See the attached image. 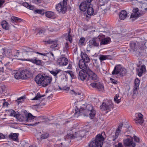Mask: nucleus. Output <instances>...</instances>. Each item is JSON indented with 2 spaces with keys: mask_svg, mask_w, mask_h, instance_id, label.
<instances>
[{
  "mask_svg": "<svg viewBox=\"0 0 147 147\" xmlns=\"http://www.w3.org/2000/svg\"><path fill=\"white\" fill-rule=\"evenodd\" d=\"M81 57L82 59L79 61V66L81 70L80 71L79 74H95L89 69L88 65L85 63L88 62L90 61V58L85 53L82 51Z\"/></svg>",
  "mask_w": 147,
  "mask_h": 147,
  "instance_id": "f257e3e1",
  "label": "nucleus"
},
{
  "mask_svg": "<svg viewBox=\"0 0 147 147\" xmlns=\"http://www.w3.org/2000/svg\"><path fill=\"white\" fill-rule=\"evenodd\" d=\"M52 80V77L46 75L45 74H38L35 78L36 84L43 87L49 85Z\"/></svg>",
  "mask_w": 147,
  "mask_h": 147,
  "instance_id": "f03ea898",
  "label": "nucleus"
},
{
  "mask_svg": "<svg viewBox=\"0 0 147 147\" xmlns=\"http://www.w3.org/2000/svg\"><path fill=\"white\" fill-rule=\"evenodd\" d=\"M106 136L104 131L101 132V134L97 135L94 140H92L89 144V147H102L103 142L106 138Z\"/></svg>",
  "mask_w": 147,
  "mask_h": 147,
  "instance_id": "7ed1b4c3",
  "label": "nucleus"
},
{
  "mask_svg": "<svg viewBox=\"0 0 147 147\" xmlns=\"http://www.w3.org/2000/svg\"><path fill=\"white\" fill-rule=\"evenodd\" d=\"M96 111L93 109V107L90 105H87L86 109L80 111V115L84 117L88 116V115L91 119H92L95 116Z\"/></svg>",
  "mask_w": 147,
  "mask_h": 147,
  "instance_id": "20e7f679",
  "label": "nucleus"
},
{
  "mask_svg": "<svg viewBox=\"0 0 147 147\" xmlns=\"http://www.w3.org/2000/svg\"><path fill=\"white\" fill-rule=\"evenodd\" d=\"M67 0H63L56 5L55 8L59 13L64 14L67 11Z\"/></svg>",
  "mask_w": 147,
  "mask_h": 147,
  "instance_id": "39448f33",
  "label": "nucleus"
},
{
  "mask_svg": "<svg viewBox=\"0 0 147 147\" xmlns=\"http://www.w3.org/2000/svg\"><path fill=\"white\" fill-rule=\"evenodd\" d=\"M78 77L79 79L82 81L86 80V81L89 80H95L98 78L96 74H78Z\"/></svg>",
  "mask_w": 147,
  "mask_h": 147,
  "instance_id": "423d86ee",
  "label": "nucleus"
},
{
  "mask_svg": "<svg viewBox=\"0 0 147 147\" xmlns=\"http://www.w3.org/2000/svg\"><path fill=\"white\" fill-rule=\"evenodd\" d=\"M100 41V36H98L97 38H93L90 40L88 42V45L90 48L93 47H98L99 45Z\"/></svg>",
  "mask_w": 147,
  "mask_h": 147,
  "instance_id": "0eeeda50",
  "label": "nucleus"
},
{
  "mask_svg": "<svg viewBox=\"0 0 147 147\" xmlns=\"http://www.w3.org/2000/svg\"><path fill=\"white\" fill-rule=\"evenodd\" d=\"M127 72L126 69L122 67L121 65H116L112 74H126Z\"/></svg>",
  "mask_w": 147,
  "mask_h": 147,
  "instance_id": "6e6552de",
  "label": "nucleus"
},
{
  "mask_svg": "<svg viewBox=\"0 0 147 147\" xmlns=\"http://www.w3.org/2000/svg\"><path fill=\"white\" fill-rule=\"evenodd\" d=\"M20 60L22 61H30L36 64V65H42L43 63V62L39 59H37V58L36 57L31 59H20Z\"/></svg>",
  "mask_w": 147,
  "mask_h": 147,
  "instance_id": "1a4fd4ad",
  "label": "nucleus"
},
{
  "mask_svg": "<svg viewBox=\"0 0 147 147\" xmlns=\"http://www.w3.org/2000/svg\"><path fill=\"white\" fill-rule=\"evenodd\" d=\"M133 13H131L130 18L134 19H136L137 18L142 16V13H141L138 8L134 7L132 10Z\"/></svg>",
  "mask_w": 147,
  "mask_h": 147,
  "instance_id": "9d476101",
  "label": "nucleus"
},
{
  "mask_svg": "<svg viewBox=\"0 0 147 147\" xmlns=\"http://www.w3.org/2000/svg\"><path fill=\"white\" fill-rule=\"evenodd\" d=\"M133 138H127L124 139L123 140L124 145L125 146L128 147H135L136 145V144L133 142Z\"/></svg>",
  "mask_w": 147,
  "mask_h": 147,
  "instance_id": "9b49d317",
  "label": "nucleus"
},
{
  "mask_svg": "<svg viewBox=\"0 0 147 147\" xmlns=\"http://www.w3.org/2000/svg\"><path fill=\"white\" fill-rule=\"evenodd\" d=\"M136 117L134 120L136 123H139L142 124L144 122L143 115L140 113H136L135 114Z\"/></svg>",
  "mask_w": 147,
  "mask_h": 147,
  "instance_id": "f8f14e48",
  "label": "nucleus"
},
{
  "mask_svg": "<svg viewBox=\"0 0 147 147\" xmlns=\"http://www.w3.org/2000/svg\"><path fill=\"white\" fill-rule=\"evenodd\" d=\"M113 107V105L112 104L109 105L103 102L100 106V108L102 110L107 111L108 112L110 111L111 108H112Z\"/></svg>",
  "mask_w": 147,
  "mask_h": 147,
  "instance_id": "ddd939ff",
  "label": "nucleus"
},
{
  "mask_svg": "<svg viewBox=\"0 0 147 147\" xmlns=\"http://www.w3.org/2000/svg\"><path fill=\"white\" fill-rule=\"evenodd\" d=\"M57 62V64L60 66H63L67 65L68 63V61L67 58L62 57L58 59Z\"/></svg>",
  "mask_w": 147,
  "mask_h": 147,
  "instance_id": "4468645a",
  "label": "nucleus"
},
{
  "mask_svg": "<svg viewBox=\"0 0 147 147\" xmlns=\"http://www.w3.org/2000/svg\"><path fill=\"white\" fill-rule=\"evenodd\" d=\"M32 74H14V78L16 79H26L29 78Z\"/></svg>",
  "mask_w": 147,
  "mask_h": 147,
  "instance_id": "2eb2a0df",
  "label": "nucleus"
},
{
  "mask_svg": "<svg viewBox=\"0 0 147 147\" xmlns=\"http://www.w3.org/2000/svg\"><path fill=\"white\" fill-rule=\"evenodd\" d=\"M90 85L92 87L97 88L99 91H102L104 89L103 86L99 82L92 83L90 84Z\"/></svg>",
  "mask_w": 147,
  "mask_h": 147,
  "instance_id": "dca6fc26",
  "label": "nucleus"
},
{
  "mask_svg": "<svg viewBox=\"0 0 147 147\" xmlns=\"http://www.w3.org/2000/svg\"><path fill=\"white\" fill-rule=\"evenodd\" d=\"M90 5L87 3L86 1H83L80 4L79 6V8L81 11H84L87 8V5Z\"/></svg>",
  "mask_w": 147,
  "mask_h": 147,
  "instance_id": "f3484780",
  "label": "nucleus"
},
{
  "mask_svg": "<svg viewBox=\"0 0 147 147\" xmlns=\"http://www.w3.org/2000/svg\"><path fill=\"white\" fill-rule=\"evenodd\" d=\"M67 82H65L64 83H63V81L61 82L60 86H59V88L61 90H63L68 91L70 90V88L69 87H67Z\"/></svg>",
  "mask_w": 147,
  "mask_h": 147,
  "instance_id": "a211bd4d",
  "label": "nucleus"
},
{
  "mask_svg": "<svg viewBox=\"0 0 147 147\" xmlns=\"http://www.w3.org/2000/svg\"><path fill=\"white\" fill-rule=\"evenodd\" d=\"M3 55L7 57L11 56L12 55L11 51L10 49H3L2 50Z\"/></svg>",
  "mask_w": 147,
  "mask_h": 147,
  "instance_id": "6ab92c4d",
  "label": "nucleus"
},
{
  "mask_svg": "<svg viewBox=\"0 0 147 147\" xmlns=\"http://www.w3.org/2000/svg\"><path fill=\"white\" fill-rule=\"evenodd\" d=\"M111 41V39L109 37H107L104 38L100 39V45H105L108 44Z\"/></svg>",
  "mask_w": 147,
  "mask_h": 147,
  "instance_id": "aec40b11",
  "label": "nucleus"
},
{
  "mask_svg": "<svg viewBox=\"0 0 147 147\" xmlns=\"http://www.w3.org/2000/svg\"><path fill=\"white\" fill-rule=\"evenodd\" d=\"M127 12L125 10H122L119 13V17L120 20H124L127 16Z\"/></svg>",
  "mask_w": 147,
  "mask_h": 147,
  "instance_id": "412c9836",
  "label": "nucleus"
},
{
  "mask_svg": "<svg viewBox=\"0 0 147 147\" xmlns=\"http://www.w3.org/2000/svg\"><path fill=\"white\" fill-rule=\"evenodd\" d=\"M23 20L15 16H12L11 17V20L10 21L11 23H14L15 22L18 23L22 21Z\"/></svg>",
  "mask_w": 147,
  "mask_h": 147,
  "instance_id": "4be33fe9",
  "label": "nucleus"
},
{
  "mask_svg": "<svg viewBox=\"0 0 147 147\" xmlns=\"http://www.w3.org/2000/svg\"><path fill=\"white\" fill-rule=\"evenodd\" d=\"M22 49L24 54H27L28 53H30L32 52L33 51L32 49L28 47H24Z\"/></svg>",
  "mask_w": 147,
  "mask_h": 147,
  "instance_id": "5701e85b",
  "label": "nucleus"
},
{
  "mask_svg": "<svg viewBox=\"0 0 147 147\" xmlns=\"http://www.w3.org/2000/svg\"><path fill=\"white\" fill-rule=\"evenodd\" d=\"M137 74H143L145 72L146 69L144 65L139 67L137 68Z\"/></svg>",
  "mask_w": 147,
  "mask_h": 147,
  "instance_id": "b1692460",
  "label": "nucleus"
},
{
  "mask_svg": "<svg viewBox=\"0 0 147 147\" xmlns=\"http://www.w3.org/2000/svg\"><path fill=\"white\" fill-rule=\"evenodd\" d=\"M146 5L145 3H143L140 6L141 9H140V11L141 13L142 12V15L147 11V7H146Z\"/></svg>",
  "mask_w": 147,
  "mask_h": 147,
  "instance_id": "393cba45",
  "label": "nucleus"
},
{
  "mask_svg": "<svg viewBox=\"0 0 147 147\" xmlns=\"http://www.w3.org/2000/svg\"><path fill=\"white\" fill-rule=\"evenodd\" d=\"M18 133H11L9 136V138L12 139L13 140H17L18 139Z\"/></svg>",
  "mask_w": 147,
  "mask_h": 147,
  "instance_id": "a878e982",
  "label": "nucleus"
},
{
  "mask_svg": "<svg viewBox=\"0 0 147 147\" xmlns=\"http://www.w3.org/2000/svg\"><path fill=\"white\" fill-rule=\"evenodd\" d=\"M121 130L119 129H117L115 134L113 135L111 138V140L113 141H114L117 138L119 134L120 133Z\"/></svg>",
  "mask_w": 147,
  "mask_h": 147,
  "instance_id": "bb28decb",
  "label": "nucleus"
},
{
  "mask_svg": "<svg viewBox=\"0 0 147 147\" xmlns=\"http://www.w3.org/2000/svg\"><path fill=\"white\" fill-rule=\"evenodd\" d=\"M140 44V43L137 42H132L130 44V46L132 49L135 51L136 49L138 48V46Z\"/></svg>",
  "mask_w": 147,
  "mask_h": 147,
  "instance_id": "cd10ccee",
  "label": "nucleus"
},
{
  "mask_svg": "<svg viewBox=\"0 0 147 147\" xmlns=\"http://www.w3.org/2000/svg\"><path fill=\"white\" fill-rule=\"evenodd\" d=\"M87 12L88 15L90 16L95 15L94 14V9L92 7L88 6L87 9Z\"/></svg>",
  "mask_w": 147,
  "mask_h": 147,
  "instance_id": "c85d7f7f",
  "label": "nucleus"
},
{
  "mask_svg": "<svg viewBox=\"0 0 147 147\" xmlns=\"http://www.w3.org/2000/svg\"><path fill=\"white\" fill-rule=\"evenodd\" d=\"M44 42L48 44H53V45L51 46V48H53L57 46L58 44L57 42L49 40L47 41H44Z\"/></svg>",
  "mask_w": 147,
  "mask_h": 147,
  "instance_id": "c756f323",
  "label": "nucleus"
},
{
  "mask_svg": "<svg viewBox=\"0 0 147 147\" xmlns=\"http://www.w3.org/2000/svg\"><path fill=\"white\" fill-rule=\"evenodd\" d=\"M77 132H75L74 134H72L71 133L67 134L66 136V137L67 138L74 139L77 138L78 136L77 135Z\"/></svg>",
  "mask_w": 147,
  "mask_h": 147,
  "instance_id": "7c9ffc66",
  "label": "nucleus"
},
{
  "mask_svg": "<svg viewBox=\"0 0 147 147\" xmlns=\"http://www.w3.org/2000/svg\"><path fill=\"white\" fill-rule=\"evenodd\" d=\"M1 25L3 29L7 30L9 29V26L7 22L5 20L3 21L1 23Z\"/></svg>",
  "mask_w": 147,
  "mask_h": 147,
  "instance_id": "2f4dec72",
  "label": "nucleus"
},
{
  "mask_svg": "<svg viewBox=\"0 0 147 147\" xmlns=\"http://www.w3.org/2000/svg\"><path fill=\"white\" fill-rule=\"evenodd\" d=\"M26 121H31L34 119L35 117L33 116L30 113H28V114L26 116Z\"/></svg>",
  "mask_w": 147,
  "mask_h": 147,
  "instance_id": "473e14b6",
  "label": "nucleus"
},
{
  "mask_svg": "<svg viewBox=\"0 0 147 147\" xmlns=\"http://www.w3.org/2000/svg\"><path fill=\"white\" fill-rule=\"evenodd\" d=\"M45 15L46 16L49 18H51L52 17H53L54 15V13L51 11H48L47 12L45 11Z\"/></svg>",
  "mask_w": 147,
  "mask_h": 147,
  "instance_id": "72a5a7b5",
  "label": "nucleus"
},
{
  "mask_svg": "<svg viewBox=\"0 0 147 147\" xmlns=\"http://www.w3.org/2000/svg\"><path fill=\"white\" fill-rule=\"evenodd\" d=\"M111 57L109 55H101L99 58L100 61H102L107 59H110Z\"/></svg>",
  "mask_w": 147,
  "mask_h": 147,
  "instance_id": "f704fd0d",
  "label": "nucleus"
},
{
  "mask_svg": "<svg viewBox=\"0 0 147 147\" xmlns=\"http://www.w3.org/2000/svg\"><path fill=\"white\" fill-rule=\"evenodd\" d=\"M34 11L35 13L40 14L41 15L44 14L45 12V11L44 9L34 10Z\"/></svg>",
  "mask_w": 147,
  "mask_h": 147,
  "instance_id": "c9c22d12",
  "label": "nucleus"
},
{
  "mask_svg": "<svg viewBox=\"0 0 147 147\" xmlns=\"http://www.w3.org/2000/svg\"><path fill=\"white\" fill-rule=\"evenodd\" d=\"M16 118L20 122L23 121L24 120V117L22 116V115L19 114H17Z\"/></svg>",
  "mask_w": 147,
  "mask_h": 147,
  "instance_id": "e433bc0d",
  "label": "nucleus"
},
{
  "mask_svg": "<svg viewBox=\"0 0 147 147\" xmlns=\"http://www.w3.org/2000/svg\"><path fill=\"white\" fill-rule=\"evenodd\" d=\"M119 94H117L114 96V100L117 103H119L121 101V98H119Z\"/></svg>",
  "mask_w": 147,
  "mask_h": 147,
  "instance_id": "4c0bfd02",
  "label": "nucleus"
},
{
  "mask_svg": "<svg viewBox=\"0 0 147 147\" xmlns=\"http://www.w3.org/2000/svg\"><path fill=\"white\" fill-rule=\"evenodd\" d=\"M23 5L31 10H32L34 9V7L33 6L29 5L28 3H23Z\"/></svg>",
  "mask_w": 147,
  "mask_h": 147,
  "instance_id": "58836bf2",
  "label": "nucleus"
},
{
  "mask_svg": "<svg viewBox=\"0 0 147 147\" xmlns=\"http://www.w3.org/2000/svg\"><path fill=\"white\" fill-rule=\"evenodd\" d=\"M140 83V81L139 80L138 78L136 79L135 80V85L134 87H136V88H139Z\"/></svg>",
  "mask_w": 147,
  "mask_h": 147,
  "instance_id": "ea45409f",
  "label": "nucleus"
},
{
  "mask_svg": "<svg viewBox=\"0 0 147 147\" xmlns=\"http://www.w3.org/2000/svg\"><path fill=\"white\" fill-rule=\"evenodd\" d=\"M50 72L51 74H58V73H62L63 72L62 71L60 70V69H56V70L55 71L52 70L50 71Z\"/></svg>",
  "mask_w": 147,
  "mask_h": 147,
  "instance_id": "a19ab883",
  "label": "nucleus"
},
{
  "mask_svg": "<svg viewBox=\"0 0 147 147\" xmlns=\"http://www.w3.org/2000/svg\"><path fill=\"white\" fill-rule=\"evenodd\" d=\"M45 96V95H43L42 96H40V94L38 93L35 97L32 99V100H38L40 98L43 97Z\"/></svg>",
  "mask_w": 147,
  "mask_h": 147,
  "instance_id": "79ce46f5",
  "label": "nucleus"
},
{
  "mask_svg": "<svg viewBox=\"0 0 147 147\" xmlns=\"http://www.w3.org/2000/svg\"><path fill=\"white\" fill-rule=\"evenodd\" d=\"M85 42V38L83 37H81L79 40V44L80 45H84Z\"/></svg>",
  "mask_w": 147,
  "mask_h": 147,
  "instance_id": "37998d69",
  "label": "nucleus"
},
{
  "mask_svg": "<svg viewBox=\"0 0 147 147\" xmlns=\"http://www.w3.org/2000/svg\"><path fill=\"white\" fill-rule=\"evenodd\" d=\"M29 69H25L21 71L20 72V74H29L30 73Z\"/></svg>",
  "mask_w": 147,
  "mask_h": 147,
  "instance_id": "c03bdc74",
  "label": "nucleus"
},
{
  "mask_svg": "<svg viewBox=\"0 0 147 147\" xmlns=\"http://www.w3.org/2000/svg\"><path fill=\"white\" fill-rule=\"evenodd\" d=\"M49 136V134L48 133L43 134L41 135V138L42 139H45L47 138Z\"/></svg>",
  "mask_w": 147,
  "mask_h": 147,
  "instance_id": "a18cd8bd",
  "label": "nucleus"
},
{
  "mask_svg": "<svg viewBox=\"0 0 147 147\" xmlns=\"http://www.w3.org/2000/svg\"><path fill=\"white\" fill-rule=\"evenodd\" d=\"M72 95H76L77 94L78 95H80V93H76V92L74 90H71L69 92Z\"/></svg>",
  "mask_w": 147,
  "mask_h": 147,
  "instance_id": "49530a36",
  "label": "nucleus"
},
{
  "mask_svg": "<svg viewBox=\"0 0 147 147\" xmlns=\"http://www.w3.org/2000/svg\"><path fill=\"white\" fill-rule=\"evenodd\" d=\"M65 74H63V75H61L60 76L62 80H64L65 82L67 81V78L66 75H65Z\"/></svg>",
  "mask_w": 147,
  "mask_h": 147,
  "instance_id": "de8ad7c7",
  "label": "nucleus"
},
{
  "mask_svg": "<svg viewBox=\"0 0 147 147\" xmlns=\"http://www.w3.org/2000/svg\"><path fill=\"white\" fill-rule=\"evenodd\" d=\"M17 115V114H16V112H15L14 110H11L10 114L11 116H13L14 117H16Z\"/></svg>",
  "mask_w": 147,
  "mask_h": 147,
  "instance_id": "09e8293b",
  "label": "nucleus"
},
{
  "mask_svg": "<svg viewBox=\"0 0 147 147\" xmlns=\"http://www.w3.org/2000/svg\"><path fill=\"white\" fill-rule=\"evenodd\" d=\"M43 121L42 122V123L45 124H47V123H49V121H50L49 119L45 117V119L43 120Z\"/></svg>",
  "mask_w": 147,
  "mask_h": 147,
  "instance_id": "8fccbe9b",
  "label": "nucleus"
},
{
  "mask_svg": "<svg viewBox=\"0 0 147 147\" xmlns=\"http://www.w3.org/2000/svg\"><path fill=\"white\" fill-rule=\"evenodd\" d=\"M136 87H134L133 95H134L135 94H136L138 93V88H136Z\"/></svg>",
  "mask_w": 147,
  "mask_h": 147,
  "instance_id": "3c124183",
  "label": "nucleus"
},
{
  "mask_svg": "<svg viewBox=\"0 0 147 147\" xmlns=\"http://www.w3.org/2000/svg\"><path fill=\"white\" fill-rule=\"evenodd\" d=\"M24 98L22 96L21 97H20L19 98H18L17 100V102L18 103H20L23 100Z\"/></svg>",
  "mask_w": 147,
  "mask_h": 147,
  "instance_id": "603ef678",
  "label": "nucleus"
},
{
  "mask_svg": "<svg viewBox=\"0 0 147 147\" xmlns=\"http://www.w3.org/2000/svg\"><path fill=\"white\" fill-rule=\"evenodd\" d=\"M45 117L44 116H39L37 117V119L39 121H43Z\"/></svg>",
  "mask_w": 147,
  "mask_h": 147,
  "instance_id": "864d4df0",
  "label": "nucleus"
},
{
  "mask_svg": "<svg viewBox=\"0 0 147 147\" xmlns=\"http://www.w3.org/2000/svg\"><path fill=\"white\" fill-rule=\"evenodd\" d=\"M3 105L2 107H7L9 104L7 102H2Z\"/></svg>",
  "mask_w": 147,
  "mask_h": 147,
  "instance_id": "5fc2aeb1",
  "label": "nucleus"
},
{
  "mask_svg": "<svg viewBox=\"0 0 147 147\" xmlns=\"http://www.w3.org/2000/svg\"><path fill=\"white\" fill-rule=\"evenodd\" d=\"M110 80L111 82L113 84H116L117 83V80L113 79L112 78H110Z\"/></svg>",
  "mask_w": 147,
  "mask_h": 147,
  "instance_id": "6e6d98bb",
  "label": "nucleus"
},
{
  "mask_svg": "<svg viewBox=\"0 0 147 147\" xmlns=\"http://www.w3.org/2000/svg\"><path fill=\"white\" fill-rule=\"evenodd\" d=\"M69 48L68 44L67 42L65 43V47L64 48L63 51H66L67 50V49Z\"/></svg>",
  "mask_w": 147,
  "mask_h": 147,
  "instance_id": "4d7b16f0",
  "label": "nucleus"
},
{
  "mask_svg": "<svg viewBox=\"0 0 147 147\" xmlns=\"http://www.w3.org/2000/svg\"><path fill=\"white\" fill-rule=\"evenodd\" d=\"M131 128L129 126L128 127V128L126 129V132H125V134L126 132H128V134H129L130 133V131L131 130Z\"/></svg>",
  "mask_w": 147,
  "mask_h": 147,
  "instance_id": "13d9d810",
  "label": "nucleus"
},
{
  "mask_svg": "<svg viewBox=\"0 0 147 147\" xmlns=\"http://www.w3.org/2000/svg\"><path fill=\"white\" fill-rule=\"evenodd\" d=\"M43 0H34V1L35 3L38 4L42 2Z\"/></svg>",
  "mask_w": 147,
  "mask_h": 147,
  "instance_id": "bf43d9fd",
  "label": "nucleus"
},
{
  "mask_svg": "<svg viewBox=\"0 0 147 147\" xmlns=\"http://www.w3.org/2000/svg\"><path fill=\"white\" fill-rule=\"evenodd\" d=\"M68 39L70 43L72 42V37L71 35H68Z\"/></svg>",
  "mask_w": 147,
  "mask_h": 147,
  "instance_id": "052dcab7",
  "label": "nucleus"
},
{
  "mask_svg": "<svg viewBox=\"0 0 147 147\" xmlns=\"http://www.w3.org/2000/svg\"><path fill=\"white\" fill-rule=\"evenodd\" d=\"M134 140L136 142H138L140 140L139 138L136 136H134Z\"/></svg>",
  "mask_w": 147,
  "mask_h": 147,
  "instance_id": "680f3d73",
  "label": "nucleus"
},
{
  "mask_svg": "<svg viewBox=\"0 0 147 147\" xmlns=\"http://www.w3.org/2000/svg\"><path fill=\"white\" fill-rule=\"evenodd\" d=\"M70 77L71 78V79H75L76 78V76L74 74H69Z\"/></svg>",
  "mask_w": 147,
  "mask_h": 147,
  "instance_id": "e2e57ef3",
  "label": "nucleus"
},
{
  "mask_svg": "<svg viewBox=\"0 0 147 147\" xmlns=\"http://www.w3.org/2000/svg\"><path fill=\"white\" fill-rule=\"evenodd\" d=\"M107 72L106 71H103L102 69H100L99 71V72H98V73H100L101 74H102V73H103L104 74H106Z\"/></svg>",
  "mask_w": 147,
  "mask_h": 147,
  "instance_id": "0e129e2a",
  "label": "nucleus"
},
{
  "mask_svg": "<svg viewBox=\"0 0 147 147\" xmlns=\"http://www.w3.org/2000/svg\"><path fill=\"white\" fill-rule=\"evenodd\" d=\"M115 147H123L122 144L121 143H119L117 145L115 146Z\"/></svg>",
  "mask_w": 147,
  "mask_h": 147,
  "instance_id": "69168bd1",
  "label": "nucleus"
},
{
  "mask_svg": "<svg viewBox=\"0 0 147 147\" xmlns=\"http://www.w3.org/2000/svg\"><path fill=\"white\" fill-rule=\"evenodd\" d=\"M45 30H40L39 31V34H44V33H45Z\"/></svg>",
  "mask_w": 147,
  "mask_h": 147,
  "instance_id": "338daca9",
  "label": "nucleus"
},
{
  "mask_svg": "<svg viewBox=\"0 0 147 147\" xmlns=\"http://www.w3.org/2000/svg\"><path fill=\"white\" fill-rule=\"evenodd\" d=\"M123 125V123H121L119 124L118 128L117 129H120L122 128Z\"/></svg>",
  "mask_w": 147,
  "mask_h": 147,
  "instance_id": "774afa93",
  "label": "nucleus"
}]
</instances>
